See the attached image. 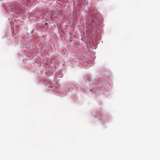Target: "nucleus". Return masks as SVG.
Wrapping results in <instances>:
<instances>
[{"label":"nucleus","instance_id":"nucleus-1","mask_svg":"<svg viewBox=\"0 0 160 160\" xmlns=\"http://www.w3.org/2000/svg\"><path fill=\"white\" fill-rule=\"evenodd\" d=\"M44 24V25H47L48 24L47 23L45 22Z\"/></svg>","mask_w":160,"mask_h":160}]
</instances>
